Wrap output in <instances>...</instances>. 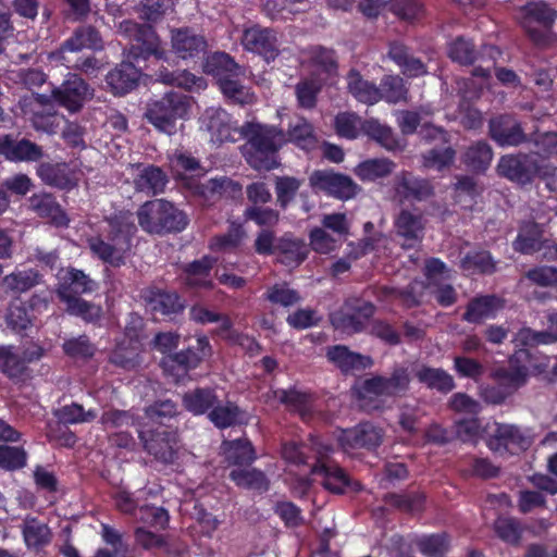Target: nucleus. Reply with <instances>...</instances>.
<instances>
[{"mask_svg":"<svg viewBox=\"0 0 557 557\" xmlns=\"http://www.w3.org/2000/svg\"><path fill=\"white\" fill-rule=\"evenodd\" d=\"M301 184L302 182L294 176L275 177L276 203L281 209H286L295 199Z\"/></svg>","mask_w":557,"mask_h":557,"instance_id":"60","label":"nucleus"},{"mask_svg":"<svg viewBox=\"0 0 557 557\" xmlns=\"http://www.w3.org/2000/svg\"><path fill=\"white\" fill-rule=\"evenodd\" d=\"M395 169L389 159H370L361 162L355 170L362 181H375L388 176Z\"/></svg>","mask_w":557,"mask_h":557,"instance_id":"57","label":"nucleus"},{"mask_svg":"<svg viewBox=\"0 0 557 557\" xmlns=\"http://www.w3.org/2000/svg\"><path fill=\"white\" fill-rule=\"evenodd\" d=\"M65 305L69 314L79 317L85 322L94 323L101 318L102 310L99 306L88 302L78 296L59 298Z\"/></svg>","mask_w":557,"mask_h":557,"instance_id":"55","label":"nucleus"},{"mask_svg":"<svg viewBox=\"0 0 557 557\" xmlns=\"http://www.w3.org/2000/svg\"><path fill=\"white\" fill-rule=\"evenodd\" d=\"M215 260L205 256L184 267V282L187 286L194 288H211L212 281L209 278L210 272Z\"/></svg>","mask_w":557,"mask_h":557,"instance_id":"40","label":"nucleus"},{"mask_svg":"<svg viewBox=\"0 0 557 557\" xmlns=\"http://www.w3.org/2000/svg\"><path fill=\"white\" fill-rule=\"evenodd\" d=\"M496 535L505 543L519 546L522 540L523 527L513 517H498L493 524Z\"/></svg>","mask_w":557,"mask_h":557,"instance_id":"56","label":"nucleus"},{"mask_svg":"<svg viewBox=\"0 0 557 557\" xmlns=\"http://www.w3.org/2000/svg\"><path fill=\"white\" fill-rule=\"evenodd\" d=\"M240 42L245 50L261 55L267 62L274 61L280 54L278 38L273 28L258 24L247 27Z\"/></svg>","mask_w":557,"mask_h":557,"instance_id":"13","label":"nucleus"},{"mask_svg":"<svg viewBox=\"0 0 557 557\" xmlns=\"http://www.w3.org/2000/svg\"><path fill=\"white\" fill-rule=\"evenodd\" d=\"M203 72L212 75L220 83L223 78L245 75L246 71L228 53L216 51L207 57L203 63Z\"/></svg>","mask_w":557,"mask_h":557,"instance_id":"31","label":"nucleus"},{"mask_svg":"<svg viewBox=\"0 0 557 557\" xmlns=\"http://www.w3.org/2000/svg\"><path fill=\"white\" fill-rule=\"evenodd\" d=\"M0 156L7 161L20 162H39L45 151L41 146L28 138H17L13 134L0 135Z\"/></svg>","mask_w":557,"mask_h":557,"instance_id":"16","label":"nucleus"},{"mask_svg":"<svg viewBox=\"0 0 557 557\" xmlns=\"http://www.w3.org/2000/svg\"><path fill=\"white\" fill-rule=\"evenodd\" d=\"M126 335L129 336L128 342H122L116 345L110 354V362L125 370H134L140 366V348L135 330L126 327Z\"/></svg>","mask_w":557,"mask_h":557,"instance_id":"34","label":"nucleus"},{"mask_svg":"<svg viewBox=\"0 0 557 557\" xmlns=\"http://www.w3.org/2000/svg\"><path fill=\"white\" fill-rule=\"evenodd\" d=\"M218 404L215 391L210 387H197L183 395V405L194 414H203L211 411Z\"/></svg>","mask_w":557,"mask_h":557,"instance_id":"45","label":"nucleus"},{"mask_svg":"<svg viewBox=\"0 0 557 557\" xmlns=\"http://www.w3.org/2000/svg\"><path fill=\"white\" fill-rule=\"evenodd\" d=\"M228 478L242 488L265 493L270 488V480L265 473L257 468L246 466L243 468H233Z\"/></svg>","mask_w":557,"mask_h":557,"instance_id":"39","label":"nucleus"},{"mask_svg":"<svg viewBox=\"0 0 557 557\" xmlns=\"http://www.w3.org/2000/svg\"><path fill=\"white\" fill-rule=\"evenodd\" d=\"M419 550L429 557H443L449 549V540L446 533L423 536L417 541Z\"/></svg>","mask_w":557,"mask_h":557,"instance_id":"63","label":"nucleus"},{"mask_svg":"<svg viewBox=\"0 0 557 557\" xmlns=\"http://www.w3.org/2000/svg\"><path fill=\"white\" fill-rule=\"evenodd\" d=\"M530 143H533L537 149L533 152L539 154L543 162H547V160L552 158H557L556 132L535 133L530 136Z\"/></svg>","mask_w":557,"mask_h":557,"instance_id":"64","label":"nucleus"},{"mask_svg":"<svg viewBox=\"0 0 557 557\" xmlns=\"http://www.w3.org/2000/svg\"><path fill=\"white\" fill-rule=\"evenodd\" d=\"M37 175L47 185L59 189H71L75 183L65 171V164L44 162L37 166Z\"/></svg>","mask_w":557,"mask_h":557,"instance_id":"48","label":"nucleus"},{"mask_svg":"<svg viewBox=\"0 0 557 557\" xmlns=\"http://www.w3.org/2000/svg\"><path fill=\"white\" fill-rule=\"evenodd\" d=\"M23 539L29 550L39 553L52 541L49 525L36 517L26 516L21 525Z\"/></svg>","mask_w":557,"mask_h":557,"instance_id":"30","label":"nucleus"},{"mask_svg":"<svg viewBox=\"0 0 557 557\" xmlns=\"http://www.w3.org/2000/svg\"><path fill=\"white\" fill-rule=\"evenodd\" d=\"M493 159V149L486 141H476L465 152V164L474 172H484Z\"/></svg>","mask_w":557,"mask_h":557,"instance_id":"54","label":"nucleus"},{"mask_svg":"<svg viewBox=\"0 0 557 557\" xmlns=\"http://www.w3.org/2000/svg\"><path fill=\"white\" fill-rule=\"evenodd\" d=\"M505 299L497 295H481L469 300L462 320L481 324L486 319H493L505 308Z\"/></svg>","mask_w":557,"mask_h":557,"instance_id":"22","label":"nucleus"},{"mask_svg":"<svg viewBox=\"0 0 557 557\" xmlns=\"http://www.w3.org/2000/svg\"><path fill=\"white\" fill-rule=\"evenodd\" d=\"M274 396L280 403L298 412L302 420L311 418L312 408L308 394L297 389H277L274 392Z\"/></svg>","mask_w":557,"mask_h":557,"instance_id":"52","label":"nucleus"},{"mask_svg":"<svg viewBox=\"0 0 557 557\" xmlns=\"http://www.w3.org/2000/svg\"><path fill=\"white\" fill-rule=\"evenodd\" d=\"M358 406L367 412H373L382 409V404L379 400L380 396H386L382 375H375L357 382L351 388Z\"/></svg>","mask_w":557,"mask_h":557,"instance_id":"29","label":"nucleus"},{"mask_svg":"<svg viewBox=\"0 0 557 557\" xmlns=\"http://www.w3.org/2000/svg\"><path fill=\"white\" fill-rule=\"evenodd\" d=\"M253 249L260 256H273L275 260L288 268L299 267L309 255V246L293 233L277 237L273 230L257 233Z\"/></svg>","mask_w":557,"mask_h":557,"instance_id":"4","label":"nucleus"},{"mask_svg":"<svg viewBox=\"0 0 557 557\" xmlns=\"http://www.w3.org/2000/svg\"><path fill=\"white\" fill-rule=\"evenodd\" d=\"M42 350H25L23 355L13 351L12 347H0V370L12 380H22L27 371V363L38 360Z\"/></svg>","mask_w":557,"mask_h":557,"instance_id":"26","label":"nucleus"},{"mask_svg":"<svg viewBox=\"0 0 557 557\" xmlns=\"http://www.w3.org/2000/svg\"><path fill=\"white\" fill-rule=\"evenodd\" d=\"M542 235L543 231L539 223L531 220L523 221L512 244L513 249L525 255L541 251Z\"/></svg>","mask_w":557,"mask_h":557,"instance_id":"42","label":"nucleus"},{"mask_svg":"<svg viewBox=\"0 0 557 557\" xmlns=\"http://www.w3.org/2000/svg\"><path fill=\"white\" fill-rule=\"evenodd\" d=\"M414 376L428 388L436 389L443 394L451 392L456 386L454 377L441 368L421 366L414 372Z\"/></svg>","mask_w":557,"mask_h":557,"instance_id":"43","label":"nucleus"},{"mask_svg":"<svg viewBox=\"0 0 557 557\" xmlns=\"http://www.w3.org/2000/svg\"><path fill=\"white\" fill-rule=\"evenodd\" d=\"M101 50L103 40L98 29L91 25L77 27L73 35L60 47L58 53L81 52L83 49Z\"/></svg>","mask_w":557,"mask_h":557,"instance_id":"33","label":"nucleus"},{"mask_svg":"<svg viewBox=\"0 0 557 557\" xmlns=\"http://www.w3.org/2000/svg\"><path fill=\"white\" fill-rule=\"evenodd\" d=\"M240 414L239 408L227 401L225 405L218 404L209 411L208 417L210 421L219 429H225L232 426L238 422Z\"/></svg>","mask_w":557,"mask_h":557,"instance_id":"61","label":"nucleus"},{"mask_svg":"<svg viewBox=\"0 0 557 557\" xmlns=\"http://www.w3.org/2000/svg\"><path fill=\"white\" fill-rule=\"evenodd\" d=\"M166 184V174L156 165L145 166L134 178V187L137 191L152 196L163 193Z\"/></svg>","mask_w":557,"mask_h":557,"instance_id":"41","label":"nucleus"},{"mask_svg":"<svg viewBox=\"0 0 557 557\" xmlns=\"http://www.w3.org/2000/svg\"><path fill=\"white\" fill-rule=\"evenodd\" d=\"M203 119L213 141L222 144L236 140L234 134L239 133V128L234 126L231 115L224 109L210 108L206 110Z\"/></svg>","mask_w":557,"mask_h":557,"instance_id":"25","label":"nucleus"},{"mask_svg":"<svg viewBox=\"0 0 557 557\" xmlns=\"http://www.w3.org/2000/svg\"><path fill=\"white\" fill-rule=\"evenodd\" d=\"M285 144L293 143L306 151L313 150L318 145V137L313 125L305 117L298 116L288 124L285 132Z\"/></svg>","mask_w":557,"mask_h":557,"instance_id":"37","label":"nucleus"},{"mask_svg":"<svg viewBox=\"0 0 557 557\" xmlns=\"http://www.w3.org/2000/svg\"><path fill=\"white\" fill-rule=\"evenodd\" d=\"M462 270L478 272L481 274H492L496 270L495 262L491 253L486 250L470 251L460 262Z\"/></svg>","mask_w":557,"mask_h":557,"instance_id":"59","label":"nucleus"},{"mask_svg":"<svg viewBox=\"0 0 557 557\" xmlns=\"http://www.w3.org/2000/svg\"><path fill=\"white\" fill-rule=\"evenodd\" d=\"M239 134L247 140L246 161L257 171H271L280 166L278 151L285 145V131L257 122H246Z\"/></svg>","mask_w":557,"mask_h":557,"instance_id":"1","label":"nucleus"},{"mask_svg":"<svg viewBox=\"0 0 557 557\" xmlns=\"http://www.w3.org/2000/svg\"><path fill=\"white\" fill-rule=\"evenodd\" d=\"M222 450L227 467L243 468L250 466L257 458L256 450L247 438L224 441Z\"/></svg>","mask_w":557,"mask_h":557,"instance_id":"36","label":"nucleus"},{"mask_svg":"<svg viewBox=\"0 0 557 557\" xmlns=\"http://www.w3.org/2000/svg\"><path fill=\"white\" fill-rule=\"evenodd\" d=\"M326 357L344 374H356L370 368L373 363L370 356L351 351L344 345L327 347Z\"/></svg>","mask_w":557,"mask_h":557,"instance_id":"23","label":"nucleus"},{"mask_svg":"<svg viewBox=\"0 0 557 557\" xmlns=\"http://www.w3.org/2000/svg\"><path fill=\"white\" fill-rule=\"evenodd\" d=\"M139 76L131 61H123L107 74L106 83L113 95L123 96L137 87Z\"/></svg>","mask_w":557,"mask_h":557,"instance_id":"28","label":"nucleus"},{"mask_svg":"<svg viewBox=\"0 0 557 557\" xmlns=\"http://www.w3.org/2000/svg\"><path fill=\"white\" fill-rule=\"evenodd\" d=\"M190 110V97L180 91H168L146 103L144 119L159 133L175 136L183 132Z\"/></svg>","mask_w":557,"mask_h":557,"instance_id":"2","label":"nucleus"},{"mask_svg":"<svg viewBox=\"0 0 557 557\" xmlns=\"http://www.w3.org/2000/svg\"><path fill=\"white\" fill-rule=\"evenodd\" d=\"M145 299L153 311L164 315L182 312L185 308L177 293L162 290L157 287L148 288L145 294Z\"/></svg>","mask_w":557,"mask_h":557,"instance_id":"38","label":"nucleus"},{"mask_svg":"<svg viewBox=\"0 0 557 557\" xmlns=\"http://www.w3.org/2000/svg\"><path fill=\"white\" fill-rule=\"evenodd\" d=\"M312 474L322 476V485L334 494H344L347 491H359L360 484L351 481L346 472L332 462H319L312 467Z\"/></svg>","mask_w":557,"mask_h":557,"instance_id":"21","label":"nucleus"},{"mask_svg":"<svg viewBox=\"0 0 557 557\" xmlns=\"http://www.w3.org/2000/svg\"><path fill=\"white\" fill-rule=\"evenodd\" d=\"M375 306L368 300L349 298L344 305L343 311L333 318V324L345 332H360L367 321L374 314Z\"/></svg>","mask_w":557,"mask_h":557,"instance_id":"17","label":"nucleus"},{"mask_svg":"<svg viewBox=\"0 0 557 557\" xmlns=\"http://www.w3.org/2000/svg\"><path fill=\"white\" fill-rule=\"evenodd\" d=\"M138 437L144 450L164 466L174 465L180 458L178 436L168 430L139 431Z\"/></svg>","mask_w":557,"mask_h":557,"instance_id":"6","label":"nucleus"},{"mask_svg":"<svg viewBox=\"0 0 557 557\" xmlns=\"http://www.w3.org/2000/svg\"><path fill=\"white\" fill-rule=\"evenodd\" d=\"M136 215L141 230L151 235L181 233L189 222L183 210L165 199L144 202Z\"/></svg>","mask_w":557,"mask_h":557,"instance_id":"3","label":"nucleus"},{"mask_svg":"<svg viewBox=\"0 0 557 557\" xmlns=\"http://www.w3.org/2000/svg\"><path fill=\"white\" fill-rule=\"evenodd\" d=\"M172 0H141L136 8L139 18L156 23L173 9Z\"/></svg>","mask_w":557,"mask_h":557,"instance_id":"62","label":"nucleus"},{"mask_svg":"<svg viewBox=\"0 0 557 557\" xmlns=\"http://www.w3.org/2000/svg\"><path fill=\"white\" fill-rule=\"evenodd\" d=\"M426 220L418 209L403 208L394 218V232L404 249L420 246L424 237Z\"/></svg>","mask_w":557,"mask_h":557,"instance_id":"12","label":"nucleus"},{"mask_svg":"<svg viewBox=\"0 0 557 557\" xmlns=\"http://www.w3.org/2000/svg\"><path fill=\"white\" fill-rule=\"evenodd\" d=\"M309 185L313 190L339 200L351 199L361 190L349 175L331 169L314 170L309 176Z\"/></svg>","mask_w":557,"mask_h":557,"instance_id":"7","label":"nucleus"},{"mask_svg":"<svg viewBox=\"0 0 557 557\" xmlns=\"http://www.w3.org/2000/svg\"><path fill=\"white\" fill-rule=\"evenodd\" d=\"M40 281L41 274L37 270L29 269L5 275L2 286L7 293L22 294L35 287Z\"/></svg>","mask_w":557,"mask_h":557,"instance_id":"49","label":"nucleus"},{"mask_svg":"<svg viewBox=\"0 0 557 557\" xmlns=\"http://www.w3.org/2000/svg\"><path fill=\"white\" fill-rule=\"evenodd\" d=\"M59 284L57 287V297L65 298L90 293L96 288V283L89 278L82 270L74 268L62 269L58 273Z\"/></svg>","mask_w":557,"mask_h":557,"instance_id":"24","label":"nucleus"},{"mask_svg":"<svg viewBox=\"0 0 557 557\" xmlns=\"http://www.w3.org/2000/svg\"><path fill=\"white\" fill-rule=\"evenodd\" d=\"M384 438L383 429L371 422H360L354 428L343 430L338 436V444L345 451L354 449L373 450Z\"/></svg>","mask_w":557,"mask_h":557,"instance_id":"15","label":"nucleus"},{"mask_svg":"<svg viewBox=\"0 0 557 557\" xmlns=\"http://www.w3.org/2000/svg\"><path fill=\"white\" fill-rule=\"evenodd\" d=\"M547 171L546 162L539 154L529 151H517L504 154L496 165V173L517 186L524 188L531 186Z\"/></svg>","mask_w":557,"mask_h":557,"instance_id":"5","label":"nucleus"},{"mask_svg":"<svg viewBox=\"0 0 557 557\" xmlns=\"http://www.w3.org/2000/svg\"><path fill=\"white\" fill-rule=\"evenodd\" d=\"M360 131L389 151L396 150L399 146L392 128L381 124L377 120L370 119L363 121L360 125Z\"/></svg>","mask_w":557,"mask_h":557,"instance_id":"50","label":"nucleus"},{"mask_svg":"<svg viewBox=\"0 0 557 557\" xmlns=\"http://www.w3.org/2000/svg\"><path fill=\"white\" fill-rule=\"evenodd\" d=\"M377 89L380 100L383 99L389 103H397L401 100H406L408 94L404 79L398 75L384 76Z\"/></svg>","mask_w":557,"mask_h":557,"instance_id":"58","label":"nucleus"},{"mask_svg":"<svg viewBox=\"0 0 557 557\" xmlns=\"http://www.w3.org/2000/svg\"><path fill=\"white\" fill-rule=\"evenodd\" d=\"M425 496L421 492L387 493L383 502L394 508L409 513L420 512L424 508Z\"/></svg>","mask_w":557,"mask_h":557,"instance_id":"51","label":"nucleus"},{"mask_svg":"<svg viewBox=\"0 0 557 557\" xmlns=\"http://www.w3.org/2000/svg\"><path fill=\"white\" fill-rule=\"evenodd\" d=\"M429 284L422 280L414 278L403 288L382 286L381 293L386 297L398 300L407 309L419 307Z\"/></svg>","mask_w":557,"mask_h":557,"instance_id":"35","label":"nucleus"},{"mask_svg":"<svg viewBox=\"0 0 557 557\" xmlns=\"http://www.w3.org/2000/svg\"><path fill=\"white\" fill-rule=\"evenodd\" d=\"M92 97L94 89L77 74H69L60 86L53 87L54 102L70 113L79 112Z\"/></svg>","mask_w":557,"mask_h":557,"instance_id":"11","label":"nucleus"},{"mask_svg":"<svg viewBox=\"0 0 557 557\" xmlns=\"http://www.w3.org/2000/svg\"><path fill=\"white\" fill-rule=\"evenodd\" d=\"M173 51L182 59L195 58L207 49V40L189 27L171 32Z\"/></svg>","mask_w":557,"mask_h":557,"instance_id":"27","label":"nucleus"},{"mask_svg":"<svg viewBox=\"0 0 557 557\" xmlns=\"http://www.w3.org/2000/svg\"><path fill=\"white\" fill-rule=\"evenodd\" d=\"M349 92L360 102L373 104L380 101L377 86L362 78L356 70H350L347 76Z\"/></svg>","mask_w":557,"mask_h":557,"instance_id":"47","label":"nucleus"},{"mask_svg":"<svg viewBox=\"0 0 557 557\" xmlns=\"http://www.w3.org/2000/svg\"><path fill=\"white\" fill-rule=\"evenodd\" d=\"M87 245L94 256L113 268L124 265L126 255L132 249L126 242L110 234L107 235V239L101 236H91L87 239Z\"/></svg>","mask_w":557,"mask_h":557,"instance_id":"20","label":"nucleus"},{"mask_svg":"<svg viewBox=\"0 0 557 557\" xmlns=\"http://www.w3.org/2000/svg\"><path fill=\"white\" fill-rule=\"evenodd\" d=\"M531 359L532 356L528 349H518L510 356L508 366L494 369L491 377L495 383H499L504 391L513 395L528 381V364L531 363Z\"/></svg>","mask_w":557,"mask_h":557,"instance_id":"8","label":"nucleus"},{"mask_svg":"<svg viewBox=\"0 0 557 557\" xmlns=\"http://www.w3.org/2000/svg\"><path fill=\"white\" fill-rule=\"evenodd\" d=\"M212 349L207 336H199L196 346L188 347L175 354L162 358L161 366L164 370H178L184 373L196 369L200 362L211 356Z\"/></svg>","mask_w":557,"mask_h":557,"instance_id":"18","label":"nucleus"},{"mask_svg":"<svg viewBox=\"0 0 557 557\" xmlns=\"http://www.w3.org/2000/svg\"><path fill=\"white\" fill-rule=\"evenodd\" d=\"M394 197L399 203L428 201L435 195L431 180L410 171H400L393 180Z\"/></svg>","mask_w":557,"mask_h":557,"instance_id":"9","label":"nucleus"},{"mask_svg":"<svg viewBox=\"0 0 557 557\" xmlns=\"http://www.w3.org/2000/svg\"><path fill=\"white\" fill-rule=\"evenodd\" d=\"M223 96L234 104L247 106L256 101L255 94L236 77L223 78L218 83Z\"/></svg>","mask_w":557,"mask_h":557,"instance_id":"53","label":"nucleus"},{"mask_svg":"<svg viewBox=\"0 0 557 557\" xmlns=\"http://www.w3.org/2000/svg\"><path fill=\"white\" fill-rule=\"evenodd\" d=\"M29 206L38 216L48 219L57 226H67L70 219L54 196L49 193L34 194L29 198Z\"/></svg>","mask_w":557,"mask_h":557,"instance_id":"32","label":"nucleus"},{"mask_svg":"<svg viewBox=\"0 0 557 557\" xmlns=\"http://www.w3.org/2000/svg\"><path fill=\"white\" fill-rule=\"evenodd\" d=\"M106 222L110 230L108 234L114 236L132 247V240L137 233V226L134 222V214L129 210H120L114 214L107 216Z\"/></svg>","mask_w":557,"mask_h":557,"instance_id":"44","label":"nucleus"},{"mask_svg":"<svg viewBox=\"0 0 557 557\" xmlns=\"http://www.w3.org/2000/svg\"><path fill=\"white\" fill-rule=\"evenodd\" d=\"M125 30L132 34V45L128 57L133 60L154 57L162 59L165 51L154 28L150 25H139L134 22H124Z\"/></svg>","mask_w":557,"mask_h":557,"instance_id":"10","label":"nucleus"},{"mask_svg":"<svg viewBox=\"0 0 557 557\" xmlns=\"http://www.w3.org/2000/svg\"><path fill=\"white\" fill-rule=\"evenodd\" d=\"M488 135L500 147H518L530 143V136L512 114H498L488 121Z\"/></svg>","mask_w":557,"mask_h":557,"instance_id":"14","label":"nucleus"},{"mask_svg":"<svg viewBox=\"0 0 557 557\" xmlns=\"http://www.w3.org/2000/svg\"><path fill=\"white\" fill-rule=\"evenodd\" d=\"M522 27L539 24L544 28H552L557 18V11L544 1L529 2L522 8Z\"/></svg>","mask_w":557,"mask_h":557,"instance_id":"46","label":"nucleus"},{"mask_svg":"<svg viewBox=\"0 0 557 557\" xmlns=\"http://www.w3.org/2000/svg\"><path fill=\"white\" fill-rule=\"evenodd\" d=\"M487 447L497 454L504 455L512 449H527L530 445L521 430L512 424L494 423L486 435Z\"/></svg>","mask_w":557,"mask_h":557,"instance_id":"19","label":"nucleus"}]
</instances>
